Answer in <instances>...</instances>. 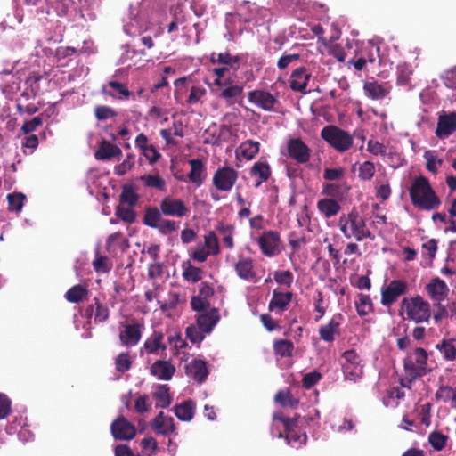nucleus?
Returning a JSON list of instances; mask_svg holds the SVG:
<instances>
[{"label":"nucleus","instance_id":"bb28decb","mask_svg":"<svg viewBox=\"0 0 456 456\" xmlns=\"http://www.w3.org/2000/svg\"><path fill=\"white\" fill-rule=\"evenodd\" d=\"M121 150L115 144L106 140L100 142L98 150L94 153V157L98 160H109L113 157L121 155Z\"/></svg>","mask_w":456,"mask_h":456},{"label":"nucleus","instance_id":"37998d69","mask_svg":"<svg viewBox=\"0 0 456 456\" xmlns=\"http://www.w3.org/2000/svg\"><path fill=\"white\" fill-rule=\"evenodd\" d=\"M345 379L356 382L362 376V364L342 365Z\"/></svg>","mask_w":456,"mask_h":456},{"label":"nucleus","instance_id":"603ef678","mask_svg":"<svg viewBox=\"0 0 456 456\" xmlns=\"http://www.w3.org/2000/svg\"><path fill=\"white\" fill-rule=\"evenodd\" d=\"M205 248H207L208 251L210 252L211 255L216 256L219 254L220 248L218 244V239L214 232H209L205 235Z\"/></svg>","mask_w":456,"mask_h":456},{"label":"nucleus","instance_id":"f257e3e1","mask_svg":"<svg viewBox=\"0 0 456 456\" xmlns=\"http://www.w3.org/2000/svg\"><path fill=\"white\" fill-rule=\"evenodd\" d=\"M409 193L411 203L420 209L432 210L441 204L429 181L422 175L413 180Z\"/></svg>","mask_w":456,"mask_h":456},{"label":"nucleus","instance_id":"9d476101","mask_svg":"<svg viewBox=\"0 0 456 456\" xmlns=\"http://www.w3.org/2000/svg\"><path fill=\"white\" fill-rule=\"evenodd\" d=\"M159 208L163 215L167 216L182 218L190 213V208L185 206L182 200L172 197L164 198L159 203Z\"/></svg>","mask_w":456,"mask_h":456},{"label":"nucleus","instance_id":"864d4df0","mask_svg":"<svg viewBox=\"0 0 456 456\" xmlns=\"http://www.w3.org/2000/svg\"><path fill=\"white\" fill-rule=\"evenodd\" d=\"M132 365V361L130 360L128 353H121L115 359V366L116 370L118 372H126L127 371Z\"/></svg>","mask_w":456,"mask_h":456},{"label":"nucleus","instance_id":"5701e85b","mask_svg":"<svg viewBox=\"0 0 456 456\" xmlns=\"http://www.w3.org/2000/svg\"><path fill=\"white\" fill-rule=\"evenodd\" d=\"M175 368L167 361L158 360L150 369L151 375L161 380H170L175 374Z\"/></svg>","mask_w":456,"mask_h":456},{"label":"nucleus","instance_id":"09e8293b","mask_svg":"<svg viewBox=\"0 0 456 456\" xmlns=\"http://www.w3.org/2000/svg\"><path fill=\"white\" fill-rule=\"evenodd\" d=\"M7 200L9 210L15 211L18 213L20 212L23 208L24 201L26 200V196L21 192L12 193L8 194Z\"/></svg>","mask_w":456,"mask_h":456},{"label":"nucleus","instance_id":"4d7b16f0","mask_svg":"<svg viewBox=\"0 0 456 456\" xmlns=\"http://www.w3.org/2000/svg\"><path fill=\"white\" fill-rule=\"evenodd\" d=\"M191 306L192 310L198 313H201L208 311V309L210 307V303L208 299L197 295L191 297Z\"/></svg>","mask_w":456,"mask_h":456},{"label":"nucleus","instance_id":"c03bdc74","mask_svg":"<svg viewBox=\"0 0 456 456\" xmlns=\"http://www.w3.org/2000/svg\"><path fill=\"white\" fill-rule=\"evenodd\" d=\"M149 188H156L161 191L166 190V182L158 175H144L138 178Z\"/></svg>","mask_w":456,"mask_h":456},{"label":"nucleus","instance_id":"39448f33","mask_svg":"<svg viewBox=\"0 0 456 456\" xmlns=\"http://www.w3.org/2000/svg\"><path fill=\"white\" fill-rule=\"evenodd\" d=\"M238 179V173L232 167L218 168L212 179L213 185L221 191H230Z\"/></svg>","mask_w":456,"mask_h":456},{"label":"nucleus","instance_id":"423d86ee","mask_svg":"<svg viewBox=\"0 0 456 456\" xmlns=\"http://www.w3.org/2000/svg\"><path fill=\"white\" fill-rule=\"evenodd\" d=\"M110 433L115 440L129 441L135 436L136 428L125 417L120 416L112 421Z\"/></svg>","mask_w":456,"mask_h":456},{"label":"nucleus","instance_id":"2f4dec72","mask_svg":"<svg viewBox=\"0 0 456 456\" xmlns=\"http://www.w3.org/2000/svg\"><path fill=\"white\" fill-rule=\"evenodd\" d=\"M152 396L156 401V408H167L171 404L172 398L169 394V387L167 385H159Z\"/></svg>","mask_w":456,"mask_h":456},{"label":"nucleus","instance_id":"79ce46f5","mask_svg":"<svg viewBox=\"0 0 456 456\" xmlns=\"http://www.w3.org/2000/svg\"><path fill=\"white\" fill-rule=\"evenodd\" d=\"M88 290L86 287L77 284L70 288L65 294V297L71 303H77L87 296Z\"/></svg>","mask_w":456,"mask_h":456},{"label":"nucleus","instance_id":"a878e982","mask_svg":"<svg viewBox=\"0 0 456 456\" xmlns=\"http://www.w3.org/2000/svg\"><path fill=\"white\" fill-rule=\"evenodd\" d=\"M243 89L242 85L235 84L232 86L224 87L222 90H215V93L218 98L224 99L227 104L231 105L241 97Z\"/></svg>","mask_w":456,"mask_h":456},{"label":"nucleus","instance_id":"412c9836","mask_svg":"<svg viewBox=\"0 0 456 456\" xmlns=\"http://www.w3.org/2000/svg\"><path fill=\"white\" fill-rule=\"evenodd\" d=\"M219 320L220 315L218 310L216 308H211L208 311L200 313L197 317V325L203 332L210 333Z\"/></svg>","mask_w":456,"mask_h":456},{"label":"nucleus","instance_id":"c9c22d12","mask_svg":"<svg viewBox=\"0 0 456 456\" xmlns=\"http://www.w3.org/2000/svg\"><path fill=\"white\" fill-rule=\"evenodd\" d=\"M182 268L183 277L185 281L191 283H196L202 279V269L192 265L189 261L183 262Z\"/></svg>","mask_w":456,"mask_h":456},{"label":"nucleus","instance_id":"9b49d317","mask_svg":"<svg viewBox=\"0 0 456 456\" xmlns=\"http://www.w3.org/2000/svg\"><path fill=\"white\" fill-rule=\"evenodd\" d=\"M407 284L401 280H393L386 289L381 291V304L384 306H390L397 298L406 293Z\"/></svg>","mask_w":456,"mask_h":456},{"label":"nucleus","instance_id":"a18cd8bd","mask_svg":"<svg viewBox=\"0 0 456 456\" xmlns=\"http://www.w3.org/2000/svg\"><path fill=\"white\" fill-rule=\"evenodd\" d=\"M356 311L360 316H366L373 311V305L369 295H359V300L355 302Z\"/></svg>","mask_w":456,"mask_h":456},{"label":"nucleus","instance_id":"473e14b6","mask_svg":"<svg viewBox=\"0 0 456 456\" xmlns=\"http://www.w3.org/2000/svg\"><path fill=\"white\" fill-rule=\"evenodd\" d=\"M163 333L154 331L144 342L143 347L146 352L148 354H157L159 349L165 351L167 346L163 343Z\"/></svg>","mask_w":456,"mask_h":456},{"label":"nucleus","instance_id":"774afa93","mask_svg":"<svg viewBox=\"0 0 456 456\" xmlns=\"http://www.w3.org/2000/svg\"><path fill=\"white\" fill-rule=\"evenodd\" d=\"M116 215L126 223H134L135 221V212L130 208L118 207L116 209Z\"/></svg>","mask_w":456,"mask_h":456},{"label":"nucleus","instance_id":"cd10ccee","mask_svg":"<svg viewBox=\"0 0 456 456\" xmlns=\"http://www.w3.org/2000/svg\"><path fill=\"white\" fill-rule=\"evenodd\" d=\"M195 404L191 400H187L173 407L172 411L181 421H190L194 416Z\"/></svg>","mask_w":456,"mask_h":456},{"label":"nucleus","instance_id":"ea45409f","mask_svg":"<svg viewBox=\"0 0 456 456\" xmlns=\"http://www.w3.org/2000/svg\"><path fill=\"white\" fill-rule=\"evenodd\" d=\"M162 215L161 209L157 208L155 207L153 208H148L145 210V214L143 216V224L151 228L156 229V227L159 226V224L162 220Z\"/></svg>","mask_w":456,"mask_h":456},{"label":"nucleus","instance_id":"7ed1b4c3","mask_svg":"<svg viewBox=\"0 0 456 456\" xmlns=\"http://www.w3.org/2000/svg\"><path fill=\"white\" fill-rule=\"evenodd\" d=\"M401 310L406 313V319L416 323L428 322L431 316L429 304L419 296L404 297L401 303Z\"/></svg>","mask_w":456,"mask_h":456},{"label":"nucleus","instance_id":"49530a36","mask_svg":"<svg viewBox=\"0 0 456 456\" xmlns=\"http://www.w3.org/2000/svg\"><path fill=\"white\" fill-rule=\"evenodd\" d=\"M274 400L283 407L295 408L298 404V400L294 398L289 391H279Z\"/></svg>","mask_w":456,"mask_h":456},{"label":"nucleus","instance_id":"f8f14e48","mask_svg":"<svg viewBox=\"0 0 456 456\" xmlns=\"http://www.w3.org/2000/svg\"><path fill=\"white\" fill-rule=\"evenodd\" d=\"M257 241L265 256L271 257L278 254L280 235L277 232L266 231L258 238Z\"/></svg>","mask_w":456,"mask_h":456},{"label":"nucleus","instance_id":"dca6fc26","mask_svg":"<svg viewBox=\"0 0 456 456\" xmlns=\"http://www.w3.org/2000/svg\"><path fill=\"white\" fill-rule=\"evenodd\" d=\"M342 320L343 316L341 314H336L333 315V317L326 325L320 327V338L325 342H333L335 340V336L339 335L340 333L339 327L341 325Z\"/></svg>","mask_w":456,"mask_h":456},{"label":"nucleus","instance_id":"338daca9","mask_svg":"<svg viewBox=\"0 0 456 456\" xmlns=\"http://www.w3.org/2000/svg\"><path fill=\"white\" fill-rule=\"evenodd\" d=\"M411 69L407 64L397 66V82L401 85H406L410 81Z\"/></svg>","mask_w":456,"mask_h":456},{"label":"nucleus","instance_id":"4468645a","mask_svg":"<svg viewBox=\"0 0 456 456\" xmlns=\"http://www.w3.org/2000/svg\"><path fill=\"white\" fill-rule=\"evenodd\" d=\"M234 270L237 275L244 281L256 282L257 275L254 270V261L248 256H240L234 265Z\"/></svg>","mask_w":456,"mask_h":456},{"label":"nucleus","instance_id":"6ab92c4d","mask_svg":"<svg viewBox=\"0 0 456 456\" xmlns=\"http://www.w3.org/2000/svg\"><path fill=\"white\" fill-rule=\"evenodd\" d=\"M191 171L188 174V180L196 187L203 184L207 177V168L204 161L200 159H192L189 160Z\"/></svg>","mask_w":456,"mask_h":456},{"label":"nucleus","instance_id":"bf43d9fd","mask_svg":"<svg viewBox=\"0 0 456 456\" xmlns=\"http://www.w3.org/2000/svg\"><path fill=\"white\" fill-rule=\"evenodd\" d=\"M203 333L204 332L200 330L198 325H190L186 329V337L193 344L200 343L205 338Z\"/></svg>","mask_w":456,"mask_h":456},{"label":"nucleus","instance_id":"69168bd1","mask_svg":"<svg viewBox=\"0 0 456 456\" xmlns=\"http://www.w3.org/2000/svg\"><path fill=\"white\" fill-rule=\"evenodd\" d=\"M345 175V170L342 167L325 168L323 178L327 181H339Z\"/></svg>","mask_w":456,"mask_h":456},{"label":"nucleus","instance_id":"de8ad7c7","mask_svg":"<svg viewBox=\"0 0 456 456\" xmlns=\"http://www.w3.org/2000/svg\"><path fill=\"white\" fill-rule=\"evenodd\" d=\"M139 200L138 194L131 185H124L120 194V200L128 204L130 207L134 206Z\"/></svg>","mask_w":456,"mask_h":456},{"label":"nucleus","instance_id":"3c124183","mask_svg":"<svg viewBox=\"0 0 456 456\" xmlns=\"http://www.w3.org/2000/svg\"><path fill=\"white\" fill-rule=\"evenodd\" d=\"M156 229L162 235H169L179 229V224L175 220L162 219Z\"/></svg>","mask_w":456,"mask_h":456},{"label":"nucleus","instance_id":"13d9d810","mask_svg":"<svg viewBox=\"0 0 456 456\" xmlns=\"http://www.w3.org/2000/svg\"><path fill=\"white\" fill-rule=\"evenodd\" d=\"M274 281L287 288H290L293 282V274L290 271H276L274 273Z\"/></svg>","mask_w":456,"mask_h":456},{"label":"nucleus","instance_id":"b1692460","mask_svg":"<svg viewBox=\"0 0 456 456\" xmlns=\"http://www.w3.org/2000/svg\"><path fill=\"white\" fill-rule=\"evenodd\" d=\"M291 299V292H281L277 289H274L273 291L272 299L269 302L268 308L270 311H279L281 313L287 310Z\"/></svg>","mask_w":456,"mask_h":456},{"label":"nucleus","instance_id":"4be33fe9","mask_svg":"<svg viewBox=\"0 0 456 456\" xmlns=\"http://www.w3.org/2000/svg\"><path fill=\"white\" fill-rule=\"evenodd\" d=\"M185 373L199 383L206 380L208 370L205 361L194 359L185 366Z\"/></svg>","mask_w":456,"mask_h":456},{"label":"nucleus","instance_id":"f704fd0d","mask_svg":"<svg viewBox=\"0 0 456 456\" xmlns=\"http://www.w3.org/2000/svg\"><path fill=\"white\" fill-rule=\"evenodd\" d=\"M260 143L256 141L248 140L243 142L237 150V155L242 156L247 160H250L259 151Z\"/></svg>","mask_w":456,"mask_h":456},{"label":"nucleus","instance_id":"6e6552de","mask_svg":"<svg viewBox=\"0 0 456 456\" xmlns=\"http://www.w3.org/2000/svg\"><path fill=\"white\" fill-rule=\"evenodd\" d=\"M297 419L298 417L297 415L293 418H288L284 417L281 412H275L273 414V419L280 420L283 424L286 432L285 438L289 444L294 442H299L300 444L306 443V435L304 434L301 436L295 431L297 425Z\"/></svg>","mask_w":456,"mask_h":456},{"label":"nucleus","instance_id":"0e129e2a","mask_svg":"<svg viewBox=\"0 0 456 456\" xmlns=\"http://www.w3.org/2000/svg\"><path fill=\"white\" fill-rule=\"evenodd\" d=\"M151 403L150 401V397L147 395H140L136 400L134 403L135 411L138 413H145L150 411Z\"/></svg>","mask_w":456,"mask_h":456},{"label":"nucleus","instance_id":"ddd939ff","mask_svg":"<svg viewBox=\"0 0 456 456\" xmlns=\"http://www.w3.org/2000/svg\"><path fill=\"white\" fill-rule=\"evenodd\" d=\"M248 101L265 111L273 110L277 99L268 91L253 90L248 93Z\"/></svg>","mask_w":456,"mask_h":456},{"label":"nucleus","instance_id":"5fc2aeb1","mask_svg":"<svg viewBox=\"0 0 456 456\" xmlns=\"http://www.w3.org/2000/svg\"><path fill=\"white\" fill-rule=\"evenodd\" d=\"M94 115L98 120L102 121V120H106L110 118H115L117 116V113L110 106L97 105L94 108Z\"/></svg>","mask_w":456,"mask_h":456},{"label":"nucleus","instance_id":"f3484780","mask_svg":"<svg viewBox=\"0 0 456 456\" xmlns=\"http://www.w3.org/2000/svg\"><path fill=\"white\" fill-rule=\"evenodd\" d=\"M142 326L139 323L126 324L119 333L121 345L133 347L138 344L142 337Z\"/></svg>","mask_w":456,"mask_h":456},{"label":"nucleus","instance_id":"f03ea898","mask_svg":"<svg viewBox=\"0 0 456 456\" xmlns=\"http://www.w3.org/2000/svg\"><path fill=\"white\" fill-rule=\"evenodd\" d=\"M338 225L346 239H354L357 241H362L364 239L371 240L375 239L374 234L366 227L364 218L356 211L341 216Z\"/></svg>","mask_w":456,"mask_h":456},{"label":"nucleus","instance_id":"0eeeda50","mask_svg":"<svg viewBox=\"0 0 456 456\" xmlns=\"http://www.w3.org/2000/svg\"><path fill=\"white\" fill-rule=\"evenodd\" d=\"M123 28L124 32L131 37H137L144 30L143 23L139 17V7L130 5L128 13L126 18L123 19Z\"/></svg>","mask_w":456,"mask_h":456},{"label":"nucleus","instance_id":"4c0bfd02","mask_svg":"<svg viewBox=\"0 0 456 456\" xmlns=\"http://www.w3.org/2000/svg\"><path fill=\"white\" fill-rule=\"evenodd\" d=\"M415 363L418 366L419 372L415 376H424L430 372L431 369L428 366V353L425 349L418 347L415 349Z\"/></svg>","mask_w":456,"mask_h":456},{"label":"nucleus","instance_id":"7c9ffc66","mask_svg":"<svg viewBox=\"0 0 456 456\" xmlns=\"http://www.w3.org/2000/svg\"><path fill=\"white\" fill-rule=\"evenodd\" d=\"M319 212L326 218L336 216L340 210V205L333 199H322L317 202Z\"/></svg>","mask_w":456,"mask_h":456},{"label":"nucleus","instance_id":"c756f323","mask_svg":"<svg viewBox=\"0 0 456 456\" xmlns=\"http://www.w3.org/2000/svg\"><path fill=\"white\" fill-rule=\"evenodd\" d=\"M94 305H90L87 306L86 313L88 316L94 315V322H104L108 320L110 315V311L107 305H104L99 302V300L94 298Z\"/></svg>","mask_w":456,"mask_h":456},{"label":"nucleus","instance_id":"e433bc0d","mask_svg":"<svg viewBox=\"0 0 456 456\" xmlns=\"http://www.w3.org/2000/svg\"><path fill=\"white\" fill-rule=\"evenodd\" d=\"M250 174L256 176L259 180L256 186H259L262 183L267 181L271 175L270 166L265 162H256L250 169Z\"/></svg>","mask_w":456,"mask_h":456},{"label":"nucleus","instance_id":"a211bd4d","mask_svg":"<svg viewBox=\"0 0 456 456\" xmlns=\"http://www.w3.org/2000/svg\"><path fill=\"white\" fill-rule=\"evenodd\" d=\"M310 78L311 73L307 71L305 67L297 68L290 75L289 86L294 92L305 94Z\"/></svg>","mask_w":456,"mask_h":456},{"label":"nucleus","instance_id":"8fccbe9b","mask_svg":"<svg viewBox=\"0 0 456 456\" xmlns=\"http://www.w3.org/2000/svg\"><path fill=\"white\" fill-rule=\"evenodd\" d=\"M448 436L438 431H433L428 436V442L436 451H442L446 444Z\"/></svg>","mask_w":456,"mask_h":456},{"label":"nucleus","instance_id":"a19ab883","mask_svg":"<svg viewBox=\"0 0 456 456\" xmlns=\"http://www.w3.org/2000/svg\"><path fill=\"white\" fill-rule=\"evenodd\" d=\"M273 350L281 357H290L293 354L294 345L288 339L276 340L273 343Z\"/></svg>","mask_w":456,"mask_h":456},{"label":"nucleus","instance_id":"72a5a7b5","mask_svg":"<svg viewBox=\"0 0 456 456\" xmlns=\"http://www.w3.org/2000/svg\"><path fill=\"white\" fill-rule=\"evenodd\" d=\"M363 90L365 95L372 100L383 99L388 94V91L376 81L365 83Z\"/></svg>","mask_w":456,"mask_h":456},{"label":"nucleus","instance_id":"680f3d73","mask_svg":"<svg viewBox=\"0 0 456 456\" xmlns=\"http://www.w3.org/2000/svg\"><path fill=\"white\" fill-rule=\"evenodd\" d=\"M134 156L131 153L127 154L126 158L119 165L115 167V173L118 175H124L134 166Z\"/></svg>","mask_w":456,"mask_h":456},{"label":"nucleus","instance_id":"e2e57ef3","mask_svg":"<svg viewBox=\"0 0 456 456\" xmlns=\"http://www.w3.org/2000/svg\"><path fill=\"white\" fill-rule=\"evenodd\" d=\"M299 53H284L277 61V68L281 70L285 69L289 65L299 60Z\"/></svg>","mask_w":456,"mask_h":456},{"label":"nucleus","instance_id":"58836bf2","mask_svg":"<svg viewBox=\"0 0 456 456\" xmlns=\"http://www.w3.org/2000/svg\"><path fill=\"white\" fill-rule=\"evenodd\" d=\"M210 61L212 63H220L237 69L240 58V56H232L228 52H225L216 54V53H212Z\"/></svg>","mask_w":456,"mask_h":456},{"label":"nucleus","instance_id":"052dcab7","mask_svg":"<svg viewBox=\"0 0 456 456\" xmlns=\"http://www.w3.org/2000/svg\"><path fill=\"white\" fill-rule=\"evenodd\" d=\"M375 173V167L372 162L365 161L359 167V177L362 180H370Z\"/></svg>","mask_w":456,"mask_h":456},{"label":"nucleus","instance_id":"c85d7f7f","mask_svg":"<svg viewBox=\"0 0 456 456\" xmlns=\"http://www.w3.org/2000/svg\"><path fill=\"white\" fill-rule=\"evenodd\" d=\"M349 189L350 187L346 183H324L322 193L330 197L329 199L337 200H342Z\"/></svg>","mask_w":456,"mask_h":456},{"label":"nucleus","instance_id":"2eb2a0df","mask_svg":"<svg viewBox=\"0 0 456 456\" xmlns=\"http://www.w3.org/2000/svg\"><path fill=\"white\" fill-rule=\"evenodd\" d=\"M151 426L152 429L159 435L167 436L175 432V425L174 419L170 416L165 415L163 411L159 412V414L152 419Z\"/></svg>","mask_w":456,"mask_h":456},{"label":"nucleus","instance_id":"1a4fd4ad","mask_svg":"<svg viewBox=\"0 0 456 456\" xmlns=\"http://www.w3.org/2000/svg\"><path fill=\"white\" fill-rule=\"evenodd\" d=\"M287 151L289 156L298 164H305L310 160L311 150L300 138L289 139Z\"/></svg>","mask_w":456,"mask_h":456},{"label":"nucleus","instance_id":"393cba45","mask_svg":"<svg viewBox=\"0 0 456 456\" xmlns=\"http://www.w3.org/2000/svg\"><path fill=\"white\" fill-rule=\"evenodd\" d=\"M427 290L433 300L440 303L447 296L449 289L444 281L439 278H434L427 286Z\"/></svg>","mask_w":456,"mask_h":456},{"label":"nucleus","instance_id":"20e7f679","mask_svg":"<svg viewBox=\"0 0 456 456\" xmlns=\"http://www.w3.org/2000/svg\"><path fill=\"white\" fill-rule=\"evenodd\" d=\"M321 137L338 152H345L353 145V136L336 126H324Z\"/></svg>","mask_w":456,"mask_h":456},{"label":"nucleus","instance_id":"aec40b11","mask_svg":"<svg viewBox=\"0 0 456 456\" xmlns=\"http://www.w3.org/2000/svg\"><path fill=\"white\" fill-rule=\"evenodd\" d=\"M456 131V113L450 112L439 117L436 135L439 138H445Z\"/></svg>","mask_w":456,"mask_h":456},{"label":"nucleus","instance_id":"6e6d98bb","mask_svg":"<svg viewBox=\"0 0 456 456\" xmlns=\"http://www.w3.org/2000/svg\"><path fill=\"white\" fill-rule=\"evenodd\" d=\"M436 348L444 354V356L446 360L453 361L455 359L456 347L452 342L444 340L441 344L436 346Z\"/></svg>","mask_w":456,"mask_h":456}]
</instances>
